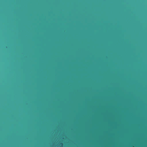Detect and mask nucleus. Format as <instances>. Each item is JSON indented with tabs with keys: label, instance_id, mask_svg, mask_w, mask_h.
<instances>
[{
	"label": "nucleus",
	"instance_id": "obj_1",
	"mask_svg": "<svg viewBox=\"0 0 147 147\" xmlns=\"http://www.w3.org/2000/svg\"><path fill=\"white\" fill-rule=\"evenodd\" d=\"M61 145H63V144L62 143L61 144Z\"/></svg>",
	"mask_w": 147,
	"mask_h": 147
}]
</instances>
